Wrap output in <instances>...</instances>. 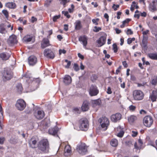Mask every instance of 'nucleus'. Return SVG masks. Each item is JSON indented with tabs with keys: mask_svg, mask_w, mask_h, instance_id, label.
Masks as SVG:
<instances>
[{
	"mask_svg": "<svg viewBox=\"0 0 157 157\" xmlns=\"http://www.w3.org/2000/svg\"><path fill=\"white\" fill-rule=\"evenodd\" d=\"M38 149L42 151L45 153L49 148V142L47 139H43L39 142L37 146Z\"/></svg>",
	"mask_w": 157,
	"mask_h": 157,
	"instance_id": "f257e3e1",
	"label": "nucleus"
},
{
	"mask_svg": "<svg viewBox=\"0 0 157 157\" xmlns=\"http://www.w3.org/2000/svg\"><path fill=\"white\" fill-rule=\"evenodd\" d=\"M3 79L4 80H8L13 76V73L11 69L9 68H4L2 73Z\"/></svg>",
	"mask_w": 157,
	"mask_h": 157,
	"instance_id": "f03ea898",
	"label": "nucleus"
},
{
	"mask_svg": "<svg viewBox=\"0 0 157 157\" xmlns=\"http://www.w3.org/2000/svg\"><path fill=\"white\" fill-rule=\"evenodd\" d=\"M98 122L101 125L102 128L106 130L109 124V122L108 118L105 116L100 117L98 120Z\"/></svg>",
	"mask_w": 157,
	"mask_h": 157,
	"instance_id": "7ed1b4c3",
	"label": "nucleus"
},
{
	"mask_svg": "<svg viewBox=\"0 0 157 157\" xmlns=\"http://www.w3.org/2000/svg\"><path fill=\"white\" fill-rule=\"evenodd\" d=\"M133 98L136 100L139 101L142 100L144 97V93L140 90H136L133 92Z\"/></svg>",
	"mask_w": 157,
	"mask_h": 157,
	"instance_id": "20e7f679",
	"label": "nucleus"
},
{
	"mask_svg": "<svg viewBox=\"0 0 157 157\" xmlns=\"http://www.w3.org/2000/svg\"><path fill=\"white\" fill-rule=\"evenodd\" d=\"M76 150L79 154L82 155L85 154L87 151V147L85 144L82 143L77 146Z\"/></svg>",
	"mask_w": 157,
	"mask_h": 157,
	"instance_id": "39448f33",
	"label": "nucleus"
},
{
	"mask_svg": "<svg viewBox=\"0 0 157 157\" xmlns=\"http://www.w3.org/2000/svg\"><path fill=\"white\" fill-rule=\"evenodd\" d=\"M89 95L91 96H95L99 93V91L97 86L94 84H92L89 87L88 90Z\"/></svg>",
	"mask_w": 157,
	"mask_h": 157,
	"instance_id": "423d86ee",
	"label": "nucleus"
},
{
	"mask_svg": "<svg viewBox=\"0 0 157 157\" xmlns=\"http://www.w3.org/2000/svg\"><path fill=\"white\" fill-rule=\"evenodd\" d=\"M153 119L150 116H146L143 120V123L144 125L147 127L150 128L153 123Z\"/></svg>",
	"mask_w": 157,
	"mask_h": 157,
	"instance_id": "0eeeda50",
	"label": "nucleus"
},
{
	"mask_svg": "<svg viewBox=\"0 0 157 157\" xmlns=\"http://www.w3.org/2000/svg\"><path fill=\"white\" fill-rule=\"evenodd\" d=\"M79 127L82 130H85L87 128L88 121L86 118H82L79 121Z\"/></svg>",
	"mask_w": 157,
	"mask_h": 157,
	"instance_id": "6e6552de",
	"label": "nucleus"
},
{
	"mask_svg": "<svg viewBox=\"0 0 157 157\" xmlns=\"http://www.w3.org/2000/svg\"><path fill=\"white\" fill-rule=\"evenodd\" d=\"M16 107L18 110L22 111L26 107V103L23 99H19L17 101L16 104Z\"/></svg>",
	"mask_w": 157,
	"mask_h": 157,
	"instance_id": "1a4fd4ad",
	"label": "nucleus"
},
{
	"mask_svg": "<svg viewBox=\"0 0 157 157\" xmlns=\"http://www.w3.org/2000/svg\"><path fill=\"white\" fill-rule=\"evenodd\" d=\"M122 118V115L120 113H117L112 114L110 117V119L112 121L116 123L120 121Z\"/></svg>",
	"mask_w": 157,
	"mask_h": 157,
	"instance_id": "9d476101",
	"label": "nucleus"
},
{
	"mask_svg": "<svg viewBox=\"0 0 157 157\" xmlns=\"http://www.w3.org/2000/svg\"><path fill=\"white\" fill-rule=\"evenodd\" d=\"M34 115L35 118L39 120L42 119L45 116V113L43 110H38L34 113Z\"/></svg>",
	"mask_w": 157,
	"mask_h": 157,
	"instance_id": "9b49d317",
	"label": "nucleus"
},
{
	"mask_svg": "<svg viewBox=\"0 0 157 157\" xmlns=\"http://www.w3.org/2000/svg\"><path fill=\"white\" fill-rule=\"evenodd\" d=\"M44 54L46 57L52 59L55 57L53 52L49 49H46L44 50Z\"/></svg>",
	"mask_w": 157,
	"mask_h": 157,
	"instance_id": "f8f14e48",
	"label": "nucleus"
},
{
	"mask_svg": "<svg viewBox=\"0 0 157 157\" xmlns=\"http://www.w3.org/2000/svg\"><path fill=\"white\" fill-rule=\"evenodd\" d=\"M106 35L101 36L97 40V43L99 44L98 47H101L105 44L106 41Z\"/></svg>",
	"mask_w": 157,
	"mask_h": 157,
	"instance_id": "ddd939ff",
	"label": "nucleus"
},
{
	"mask_svg": "<svg viewBox=\"0 0 157 157\" xmlns=\"http://www.w3.org/2000/svg\"><path fill=\"white\" fill-rule=\"evenodd\" d=\"M90 105V103L89 101L86 100L84 101L81 106L82 111H88L89 109Z\"/></svg>",
	"mask_w": 157,
	"mask_h": 157,
	"instance_id": "4468645a",
	"label": "nucleus"
},
{
	"mask_svg": "<svg viewBox=\"0 0 157 157\" xmlns=\"http://www.w3.org/2000/svg\"><path fill=\"white\" fill-rule=\"evenodd\" d=\"M157 2V0H154L151 3L149 4V10L152 12H153L157 10L156 3Z\"/></svg>",
	"mask_w": 157,
	"mask_h": 157,
	"instance_id": "2eb2a0df",
	"label": "nucleus"
},
{
	"mask_svg": "<svg viewBox=\"0 0 157 157\" xmlns=\"http://www.w3.org/2000/svg\"><path fill=\"white\" fill-rule=\"evenodd\" d=\"M17 37L16 36L14 35H11L9 37L7 40V42L9 44H16L17 41Z\"/></svg>",
	"mask_w": 157,
	"mask_h": 157,
	"instance_id": "dca6fc26",
	"label": "nucleus"
},
{
	"mask_svg": "<svg viewBox=\"0 0 157 157\" xmlns=\"http://www.w3.org/2000/svg\"><path fill=\"white\" fill-rule=\"evenodd\" d=\"M150 99L153 102L156 101L157 99V90H153L149 97Z\"/></svg>",
	"mask_w": 157,
	"mask_h": 157,
	"instance_id": "f3484780",
	"label": "nucleus"
},
{
	"mask_svg": "<svg viewBox=\"0 0 157 157\" xmlns=\"http://www.w3.org/2000/svg\"><path fill=\"white\" fill-rule=\"evenodd\" d=\"M37 62V58L34 56H31L28 58V62L30 65H34Z\"/></svg>",
	"mask_w": 157,
	"mask_h": 157,
	"instance_id": "a211bd4d",
	"label": "nucleus"
},
{
	"mask_svg": "<svg viewBox=\"0 0 157 157\" xmlns=\"http://www.w3.org/2000/svg\"><path fill=\"white\" fill-rule=\"evenodd\" d=\"M59 131V128L57 126L54 127L53 128H52L48 130V133L50 135L55 136L56 135Z\"/></svg>",
	"mask_w": 157,
	"mask_h": 157,
	"instance_id": "6ab92c4d",
	"label": "nucleus"
},
{
	"mask_svg": "<svg viewBox=\"0 0 157 157\" xmlns=\"http://www.w3.org/2000/svg\"><path fill=\"white\" fill-rule=\"evenodd\" d=\"M87 37L85 35L80 36L78 38V40L82 42V44L84 46H86L87 44Z\"/></svg>",
	"mask_w": 157,
	"mask_h": 157,
	"instance_id": "aec40b11",
	"label": "nucleus"
},
{
	"mask_svg": "<svg viewBox=\"0 0 157 157\" xmlns=\"http://www.w3.org/2000/svg\"><path fill=\"white\" fill-rule=\"evenodd\" d=\"M50 45L49 41L48 39L44 38L41 43V47L42 48H44Z\"/></svg>",
	"mask_w": 157,
	"mask_h": 157,
	"instance_id": "412c9836",
	"label": "nucleus"
},
{
	"mask_svg": "<svg viewBox=\"0 0 157 157\" xmlns=\"http://www.w3.org/2000/svg\"><path fill=\"white\" fill-rule=\"evenodd\" d=\"M71 153V148L69 145H66L64 148V155L67 156L70 155Z\"/></svg>",
	"mask_w": 157,
	"mask_h": 157,
	"instance_id": "4be33fe9",
	"label": "nucleus"
},
{
	"mask_svg": "<svg viewBox=\"0 0 157 157\" xmlns=\"http://www.w3.org/2000/svg\"><path fill=\"white\" fill-rule=\"evenodd\" d=\"M117 132H118L117 136L119 137H122L123 136L124 134L123 128H121L120 126H119L117 128Z\"/></svg>",
	"mask_w": 157,
	"mask_h": 157,
	"instance_id": "5701e85b",
	"label": "nucleus"
},
{
	"mask_svg": "<svg viewBox=\"0 0 157 157\" xmlns=\"http://www.w3.org/2000/svg\"><path fill=\"white\" fill-rule=\"evenodd\" d=\"M71 78L69 75H66L63 78V82L66 85H69L71 83Z\"/></svg>",
	"mask_w": 157,
	"mask_h": 157,
	"instance_id": "b1692460",
	"label": "nucleus"
},
{
	"mask_svg": "<svg viewBox=\"0 0 157 157\" xmlns=\"http://www.w3.org/2000/svg\"><path fill=\"white\" fill-rule=\"evenodd\" d=\"M37 141L34 139L33 137H32L29 141V143L30 147L32 148H35L36 147V144Z\"/></svg>",
	"mask_w": 157,
	"mask_h": 157,
	"instance_id": "393cba45",
	"label": "nucleus"
},
{
	"mask_svg": "<svg viewBox=\"0 0 157 157\" xmlns=\"http://www.w3.org/2000/svg\"><path fill=\"white\" fill-rule=\"evenodd\" d=\"M148 36H144L143 37L142 44L143 47L144 48H146L147 47V45L148 43Z\"/></svg>",
	"mask_w": 157,
	"mask_h": 157,
	"instance_id": "a878e982",
	"label": "nucleus"
},
{
	"mask_svg": "<svg viewBox=\"0 0 157 157\" xmlns=\"http://www.w3.org/2000/svg\"><path fill=\"white\" fill-rule=\"evenodd\" d=\"M5 6L9 8L15 9L17 7L15 3L13 2H8L6 3Z\"/></svg>",
	"mask_w": 157,
	"mask_h": 157,
	"instance_id": "bb28decb",
	"label": "nucleus"
},
{
	"mask_svg": "<svg viewBox=\"0 0 157 157\" xmlns=\"http://www.w3.org/2000/svg\"><path fill=\"white\" fill-rule=\"evenodd\" d=\"M10 57V55L7 53L3 52L0 54V57L3 60H7Z\"/></svg>",
	"mask_w": 157,
	"mask_h": 157,
	"instance_id": "cd10ccee",
	"label": "nucleus"
},
{
	"mask_svg": "<svg viewBox=\"0 0 157 157\" xmlns=\"http://www.w3.org/2000/svg\"><path fill=\"white\" fill-rule=\"evenodd\" d=\"M138 143L139 144L138 146H137L136 142L135 143L134 145L135 148L137 150L140 149L143 144L142 140L140 139L138 140Z\"/></svg>",
	"mask_w": 157,
	"mask_h": 157,
	"instance_id": "c85d7f7f",
	"label": "nucleus"
},
{
	"mask_svg": "<svg viewBox=\"0 0 157 157\" xmlns=\"http://www.w3.org/2000/svg\"><path fill=\"white\" fill-rule=\"evenodd\" d=\"M41 80L39 78H33V80L32 82V84L33 85L35 84L36 88H37L41 82Z\"/></svg>",
	"mask_w": 157,
	"mask_h": 157,
	"instance_id": "c756f323",
	"label": "nucleus"
},
{
	"mask_svg": "<svg viewBox=\"0 0 157 157\" xmlns=\"http://www.w3.org/2000/svg\"><path fill=\"white\" fill-rule=\"evenodd\" d=\"M147 56L149 58L151 59L157 60V53H149Z\"/></svg>",
	"mask_w": 157,
	"mask_h": 157,
	"instance_id": "7c9ffc66",
	"label": "nucleus"
},
{
	"mask_svg": "<svg viewBox=\"0 0 157 157\" xmlns=\"http://www.w3.org/2000/svg\"><path fill=\"white\" fill-rule=\"evenodd\" d=\"M91 103L93 105V106H94L99 105L101 104V100L99 99L94 100H92L91 101Z\"/></svg>",
	"mask_w": 157,
	"mask_h": 157,
	"instance_id": "2f4dec72",
	"label": "nucleus"
},
{
	"mask_svg": "<svg viewBox=\"0 0 157 157\" xmlns=\"http://www.w3.org/2000/svg\"><path fill=\"white\" fill-rule=\"evenodd\" d=\"M75 24V29L76 30H79L82 28V26L80 21H76Z\"/></svg>",
	"mask_w": 157,
	"mask_h": 157,
	"instance_id": "473e14b6",
	"label": "nucleus"
},
{
	"mask_svg": "<svg viewBox=\"0 0 157 157\" xmlns=\"http://www.w3.org/2000/svg\"><path fill=\"white\" fill-rule=\"evenodd\" d=\"M128 119L129 123H132L137 119V117L136 116L132 115L128 117Z\"/></svg>",
	"mask_w": 157,
	"mask_h": 157,
	"instance_id": "72a5a7b5",
	"label": "nucleus"
},
{
	"mask_svg": "<svg viewBox=\"0 0 157 157\" xmlns=\"http://www.w3.org/2000/svg\"><path fill=\"white\" fill-rule=\"evenodd\" d=\"M111 145L113 147H116L118 145V141L115 139H112L110 142Z\"/></svg>",
	"mask_w": 157,
	"mask_h": 157,
	"instance_id": "f704fd0d",
	"label": "nucleus"
},
{
	"mask_svg": "<svg viewBox=\"0 0 157 157\" xmlns=\"http://www.w3.org/2000/svg\"><path fill=\"white\" fill-rule=\"evenodd\" d=\"M33 37L29 35H27L25 36L23 39V40L25 42H28L31 41Z\"/></svg>",
	"mask_w": 157,
	"mask_h": 157,
	"instance_id": "c9c22d12",
	"label": "nucleus"
},
{
	"mask_svg": "<svg viewBox=\"0 0 157 157\" xmlns=\"http://www.w3.org/2000/svg\"><path fill=\"white\" fill-rule=\"evenodd\" d=\"M16 87L17 92L19 94L21 93L23 90L22 84L21 83H18Z\"/></svg>",
	"mask_w": 157,
	"mask_h": 157,
	"instance_id": "e433bc0d",
	"label": "nucleus"
},
{
	"mask_svg": "<svg viewBox=\"0 0 157 157\" xmlns=\"http://www.w3.org/2000/svg\"><path fill=\"white\" fill-rule=\"evenodd\" d=\"M151 83V85L154 86L157 85V78L155 77L152 79Z\"/></svg>",
	"mask_w": 157,
	"mask_h": 157,
	"instance_id": "4c0bfd02",
	"label": "nucleus"
},
{
	"mask_svg": "<svg viewBox=\"0 0 157 157\" xmlns=\"http://www.w3.org/2000/svg\"><path fill=\"white\" fill-rule=\"evenodd\" d=\"M17 21H19L20 23H23V25H25L26 24L27 21L26 20L24 19V17H20Z\"/></svg>",
	"mask_w": 157,
	"mask_h": 157,
	"instance_id": "58836bf2",
	"label": "nucleus"
},
{
	"mask_svg": "<svg viewBox=\"0 0 157 157\" xmlns=\"http://www.w3.org/2000/svg\"><path fill=\"white\" fill-rule=\"evenodd\" d=\"M5 29L4 28V24L0 25V33H3L5 31Z\"/></svg>",
	"mask_w": 157,
	"mask_h": 157,
	"instance_id": "ea45409f",
	"label": "nucleus"
},
{
	"mask_svg": "<svg viewBox=\"0 0 157 157\" xmlns=\"http://www.w3.org/2000/svg\"><path fill=\"white\" fill-rule=\"evenodd\" d=\"M118 47L117 44L114 43L113 45V50L114 53H116L118 51Z\"/></svg>",
	"mask_w": 157,
	"mask_h": 157,
	"instance_id": "a19ab883",
	"label": "nucleus"
},
{
	"mask_svg": "<svg viewBox=\"0 0 157 157\" xmlns=\"http://www.w3.org/2000/svg\"><path fill=\"white\" fill-rule=\"evenodd\" d=\"M2 13L7 18L9 17V13L7 10H2Z\"/></svg>",
	"mask_w": 157,
	"mask_h": 157,
	"instance_id": "79ce46f5",
	"label": "nucleus"
},
{
	"mask_svg": "<svg viewBox=\"0 0 157 157\" xmlns=\"http://www.w3.org/2000/svg\"><path fill=\"white\" fill-rule=\"evenodd\" d=\"M98 78L97 75L95 74H93L92 75L91 77V80L93 82H94L95 80H96Z\"/></svg>",
	"mask_w": 157,
	"mask_h": 157,
	"instance_id": "37998d69",
	"label": "nucleus"
},
{
	"mask_svg": "<svg viewBox=\"0 0 157 157\" xmlns=\"http://www.w3.org/2000/svg\"><path fill=\"white\" fill-rule=\"evenodd\" d=\"M62 13L65 16H66L67 18H69L71 16L69 14L68 12L67 11H62Z\"/></svg>",
	"mask_w": 157,
	"mask_h": 157,
	"instance_id": "c03bdc74",
	"label": "nucleus"
},
{
	"mask_svg": "<svg viewBox=\"0 0 157 157\" xmlns=\"http://www.w3.org/2000/svg\"><path fill=\"white\" fill-rule=\"evenodd\" d=\"M144 29H142L141 30V31H143L142 34L143 35V37L144 36H148L147 35L148 34L149 31L148 30H146L145 31H143Z\"/></svg>",
	"mask_w": 157,
	"mask_h": 157,
	"instance_id": "a18cd8bd",
	"label": "nucleus"
},
{
	"mask_svg": "<svg viewBox=\"0 0 157 157\" xmlns=\"http://www.w3.org/2000/svg\"><path fill=\"white\" fill-rule=\"evenodd\" d=\"M136 108V107L132 105H130L129 107V110L132 112L134 111L135 110Z\"/></svg>",
	"mask_w": 157,
	"mask_h": 157,
	"instance_id": "49530a36",
	"label": "nucleus"
},
{
	"mask_svg": "<svg viewBox=\"0 0 157 157\" xmlns=\"http://www.w3.org/2000/svg\"><path fill=\"white\" fill-rule=\"evenodd\" d=\"M99 19L98 18H97L96 19H93L92 20V21L93 23L95 25H98V22L99 21Z\"/></svg>",
	"mask_w": 157,
	"mask_h": 157,
	"instance_id": "de8ad7c7",
	"label": "nucleus"
},
{
	"mask_svg": "<svg viewBox=\"0 0 157 157\" xmlns=\"http://www.w3.org/2000/svg\"><path fill=\"white\" fill-rule=\"evenodd\" d=\"M119 7L120 5H116L115 4H114L112 6V8L114 11H116L117 10L118 8Z\"/></svg>",
	"mask_w": 157,
	"mask_h": 157,
	"instance_id": "09e8293b",
	"label": "nucleus"
},
{
	"mask_svg": "<svg viewBox=\"0 0 157 157\" xmlns=\"http://www.w3.org/2000/svg\"><path fill=\"white\" fill-rule=\"evenodd\" d=\"M135 40V38H129L127 40V43L128 44H131L133 41H134Z\"/></svg>",
	"mask_w": 157,
	"mask_h": 157,
	"instance_id": "8fccbe9b",
	"label": "nucleus"
},
{
	"mask_svg": "<svg viewBox=\"0 0 157 157\" xmlns=\"http://www.w3.org/2000/svg\"><path fill=\"white\" fill-rule=\"evenodd\" d=\"M60 17V15L55 16L53 17V21L54 22H56L58 19Z\"/></svg>",
	"mask_w": 157,
	"mask_h": 157,
	"instance_id": "3c124183",
	"label": "nucleus"
},
{
	"mask_svg": "<svg viewBox=\"0 0 157 157\" xmlns=\"http://www.w3.org/2000/svg\"><path fill=\"white\" fill-rule=\"evenodd\" d=\"M51 1L50 0H47L45 1L44 6L46 7H48L51 3Z\"/></svg>",
	"mask_w": 157,
	"mask_h": 157,
	"instance_id": "603ef678",
	"label": "nucleus"
},
{
	"mask_svg": "<svg viewBox=\"0 0 157 157\" xmlns=\"http://www.w3.org/2000/svg\"><path fill=\"white\" fill-rule=\"evenodd\" d=\"M73 68L75 71H78L79 69V66L77 64L75 63L74 64V66H73Z\"/></svg>",
	"mask_w": 157,
	"mask_h": 157,
	"instance_id": "864d4df0",
	"label": "nucleus"
},
{
	"mask_svg": "<svg viewBox=\"0 0 157 157\" xmlns=\"http://www.w3.org/2000/svg\"><path fill=\"white\" fill-rule=\"evenodd\" d=\"M94 28V29L93 30V31L95 32H98L101 29V28L97 27V26H95Z\"/></svg>",
	"mask_w": 157,
	"mask_h": 157,
	"instance_id": "5fc2aeb1",
	"label": "nucleus"
},
{
	"mask_svg": "<svg viewBox=\"0 0 157 157\" xmlns=\"http://www.w3.org/2000/svg\"><path fill=\"white\" fill-rule=\"evenodd\" d=\"M71 8H69L68 9V11L70 13H72L73 12L75 8V6L73 4H71Z\"/></svg>",
	"mask_w": 157,
	"mask_h": 157,
	"instance_id": "6e6d98bb",
	"label": "nucleus"
},
{
	"mask_svg": "<svg viewBox=\"0 0 157 157\" xmlns=\"http://www.w3.org/2000/svg\"><path fill=\"white\" fill-rule=\"evenodd\" d=\"M65 61L67 63V65L65 66V67L67 68H69V67L71 65V62H70V61H69L67 59H65Z\"/></svg>",
	"mask_w": 157,
	"mask_h": 157,
	"instance_id": "4d7b16f0",
	"label": "nucleus"
},
{
	"mask_svg": "<svg viewBox=\"0 0 157 157\" xmlns=\"http://www.w3.org/2000/svg\"><path fill=\"white\" fill-rule=\"evenodd\" d=\"M5 140V139L4 137H0V144H3Z\"/></svg>",
	"mask_w": 157,
	"mask_h": 157,
	"instance_id": "13d9d810",
	"label": "nucleus"
},
{
	"mask_svg": "<svg viewBox=\"0 0 157 157\" xmlns=\"http://www.w3.org/2000/svg\"><path fill=\"white\" fill-rule=\"evenodd\" d=\"M127 35H132L133 33V31L130 29H128L126 32Z\"/></svg>",
	"mask_w": 157,
	"mask_h": 157,
	"instance_id": "bf43d9fd",
	"label": "nucleus"
},
{
	"mask_svg": "<svg viewBox=\"0 0 157 157\" xmlns=\"http://www.w3.org/2000/svg\"><path fill=\"white\" fill-rule=\"evenodd\" d=\"M126 144L129 146H130L131 145H132V141L130 140L127 141L125 142Z\"/></svg>",
	"mask_w": 157,
	"mask_h": 157,
	"instance_id": "052dcab7",
	"label": "nucleus"
},
{
	"mask_svg": "<svg viewBox=\"0 0 157 157\" xmlns=\"http://www.w3.org/2000/svg\"><path fill=\"white\" fill-rule=\"evenodd\" d=\"M66 52V50H65L64 49L62 50V49H59V55L61 54L62 53L63 54H65Z\"/></svg>",
	"mask_w": 157,
	"mask_h": 157,
	"instance_id": "680f3d73",
	"label": "nucleus"
},
{
	"mask_svg": "<svg viewBox=\"0 0 157 157\" xmlns=\"http://www.w3.org/2000/svg\"><path fill=\"white\" fill-rule=\"evenodd\" d=\"M107 93L108 94H112V91H111V88L110 87H109L108 88Z\"/></svg>",
	"mask_w": 157,
	"mask_h": 157,
	"instance_id": "e2e57ef3",
	"label": "nucleus"
},
{
	"mask_svg": "<svg viewBox=\"0 0 157 157\" xmlns=\"http://www.w3.org/2000/svg\"><path fill=\"white\" fill-rule=\"evenodd\" d=\"M37 21V19L34 17L33 16L31 17V22L33 23L34 22L36 21Z\"/></svg>",
	"mask_w": 157,
	"mask_h": 157,
	"instance_id": "0e129e2a",
	"label": "nucleus"
},
{
	"mask_svg": "<svg viewBox=\"0 0 157 157\" xmlns=\"http://www.w3.org/2000/svg\"><path fill=\"white\" fill-rule=\"evenodd\" d=\"M122 64L125 68H126L128 67V64L126 61H124L122 62Z\"/></svg>",
	"mask_w": 157,
	"mask_h": 157,
	"instance_id": "69168bd1",
	"label": "nucleus"
},
{
	"mask_svg": "<svg viewBox=\"0 0 157 157\" xmlns=\"http://www.w3.org/2000/svg\"><path fill=\"white\" fill-rule=\"evenodd\" d=\"M104 17L106 19L107 21H109V16L107 13H105L104 14Z\"/></svg>",
	"mask_w": 157,
	"mask_h": 157,
	"instance_id": "338daca9",
	"label": "nucleus"
},
{
	"mask_svg": "<svg viewBox=\"0 0 157 157\" xmlns=\"http://www.w3.org/2000/svg\"><path fill=\"white\" fill-rule=\"evenodd\" d=\"M130 19L129 18H127L124 21H123V22L124 24H126V23H128L130 21Z\"/></svg>",
	"mask_w": 157,
	"mask_h": 157,
	"instance_id": "774afa93",
	"label": "nucleus"
}]
</instances>
